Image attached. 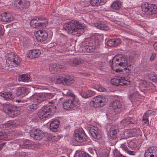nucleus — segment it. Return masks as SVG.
<instances>
[{
  "instance_id": "nucleus-1",
  "label": "nucleus",
  "mask_w": 157,
  "mask_h": 157,
  "mask_svg": "<svg viewBox=\"0 0 157 157\" xmlns=\"http://www.w3.org/2000/svg\"><path fill=\"white\" fill-rule=\"evenodd\" d=\"M64 27L68 34L73 35L82 34L84 33V29L86 27L83 23L75 20H72L65 23Z\"/></svg>"
},
{
  "instance_id": "nucleus-2",
  "label": "nucleus",
  "mask_w": 157,
  "mask_h": 157,
  "mask_svg": "<svg viewBox=\"0 0 157 157\" xmlns=\"http://www.w3.org/2000/svg\"><path fill=\"white\" fill-rule=\"evenodd\" d=\"M99 39L95 36L86 38L82 42L83 50L85 52L93 53L96 51V46L98 44Z\"/></svg>"
},
{
  "instance_id": "nucleus-3",
  "label": "nucleus",
  "mask_w": 157,
  "mask_h": 157,
  "mask_svg": "<svg viewBox=\"0 0 157 157\" xmlns=\"http://www.w3.org/2000/svg\"><path fill=\"white\" fill-rule=\"evenodd\" d=\"M109 64L112 69L115 71L118 66L126 67L128 65V58L123 55H119L110 60Z\"/></svg>"
},
{
  "instance_id": "nucleus-4",
  "label": "nucleus",
  "mask_w": 157,
  "mask_h": 157,
  "mask_svg": "<svg viewBox=\"0 0 157 157\" xmlns=\"http://www.w3.org/2000/svg\"><path fill=\"white\" fill-rule=\"evenodd\" d=\"M45 96L41 94L36 93L33 94L30 98H27V100H24L25 101L28 100L34 102L32 104L29 105L28 107V110L29 109H36L38 108L40 104L46 100Z\"/></svg>"
},
{
  "instance_id": "nucleus-5",
  "label": "nucleus",
  "mask_w": 157,
  "mask_h": 157,
  "mask_svg": "<svg viewBox=\"0 0 157 157\" xmlns=\"http://www.w3.org/2000/svg\"><path fill=\"white\" fill-rule=\"evenodd\" d=\"M141 7L142 11L149 15H154L157 17V6L145 2L142 4Z\"/></svg>"
},
{
  "instance_id": "nucleus-6",
  "label": "nucleus",
  "mask_w": 157,
  "mask_h": 157,
  "mask_svg": "<svg viewBox=\"0 0 157 157\" xmlns=\"http://www.w3.org/2000/svg\"><path fill=\"white\" fill-rule=\"evenodd\" d=\"M108 99L103 96L99 95L94 97L90 102V105L95 108L103 106L107 102Z\"/></svg>"
},
{
  "instance_id": "nucleus-7",
  "label": "nucleus",
  "mask_w": 157,
  "mask_h": 157,
  "mask_svg": "<svg viewBox=\"0 0 157 157\" xmlns=\"http://www.w3.org/2000/svg\"><path fill=\"white\" fill-rule=\"evenodd\" d=\"M3 109L5 112L8 113L11 117L17 116L19 113V111L16 106L10 104H4L3 105Z\"/></svg>"
},
{
  "instance_id": "nucleus-8",
  "label": "nucleus",
  "mask_w": 157,
  "mask_h": 157,
  "mask_svg": "<svg viewBox=\"0 0 157 157\" xmlns=\"http://www.w3.org/2000/svg\"><path fill=\"white\" fill-rule=\"evenodd\" d=\"M48 24V21L45 18H41L36 17L32 19L30 22L31 26L35 28L40 27H45Z\"/></svg>"
},
{
  "instance_id": "nucleus-9",
  "label": "nucleus",
  "mask_w": 157,
  "mask_h": 157,
  "mask_svg": "<svg viewBox=\"0 0 157 157\" xmlns=\"http://www.w3.org/2000/svg\"><path fill=\"white\" fill-rule=\"evenodd\" d=\"M56 106H52L50 105L44 106L39 111L38 113V116L40 119L46 118L48 117L52 109H56Z\"/></svg>"
},
{
  "instance_id": "nucleus-10",
  "label": "nucleus",
  "mask_w": 157,
  "mask_h": 157,
  "mask_svg": "<svg viewBox=\"0 0 157 157\" xmlns=\"http://www.w3.org/2000/svg\"><path fill=\"white\" fill-rule=\"evenodd\" d=\"M110 141L113 145H115L118 141L117 134L119 132L118 126L117 125H112L109 129Z\"/></svg>"
},
{
  "instance_id": "nucleus-11",
  "label": "nucleus",
  "mask_w": 157,
  "mask_h": 157,
  "mask_svg": "<svg viewBox=\"0 0 157 157\" xmlns=\"http://www.w3.org/2000/svg\"><path fill=\"white\" fill-rule=\"evenodd\" d=\"M74 136L76 141L82 143L87 140V136L82 129H76L75 130Z\"/></svg>"
},
{
  "instance_id": "nucleus-12",
  "label": "nucleus",
  "mask_w": 157,
  "mask_h": 157,
  "mask_svg": "<svg viewBox=\"0 0 157 157\" xmlns=\"http://www.w3.org/2000/svg\"><path fill=\"white\" fill-rule=\"evenodd\" d=\"M8 60L6 61V63L9 64L8 66L10 65L13 67H16L20 65V58L17 55H15L13 53L8 54Z\"/></svg>"
},
{
  "instance_id": "nucleus-13",
  "label": "nucleus",
  "mask_w": 157,
  "mask_h": 157,
  "mask_svg": "<svg viewBox=\"0 0 157 157\" xmlns=\"http://www.w3.org/2000/svg\"><path fill=\"white\" fill-rule=\"evenodd\" d=\"M88 130L90 134L94 139L99 140L101 138V131L97 127L90 125Z\"/></svg>"
},
{
  "instance_id": "nucleus-14",
  "label": "nucleus",
  "mask_w": 157,
  "mask_h": 157,
  "mask_svg": "<svg viewBox=\"0 0 157 157\" xmlns=\"http://www.w3.org/2000/svg\"><path fill=\"white\" fill-rule=\"evenodd\" d=\"M30 136L36 140H40L42 139L44 136L43 132L38 128H33L30 132Z\"/></svg>"
},
{
  "instance_id": "nucleus-15",
  "label": "nucleus",
  "mask_w": 157,
  "mask_h": 157,
  "mask_svg": "<svg viewBox=\"0 0 157 157\" xmlns=\"http://www.w3.org/2000/svg\"><path fill=\"white\" fill-rule=\"evenodd\" d=\"M35 36L38 42H42L45 41L48 38L47 32L44 30H39L36 32Z\"/></svg>"
},
{
  "instance_id": "nucleus-16",
  "label": "nucleus",
  "mask_w": 157,
  "mask_h": 157,
  "mask_svg": "<svg viewBox=\"0 0 157 157\" xmlns=\"http://www.w3.org/2000/svg\"><path fill=\"white\" fill-rule=\"evenodd\" d=\"M14 4L17 8L21 10L26 9L30 5L29 1L27 0H15Z\"/></svg>"
},
{
  "instance_id": "nucleus-17",
  "label": "nucleus",
  "mask_w": 157,
  "mask_h": 157,
  "mask_svg": "<svg viewBox=\"0 0 157 157\" xmlns=\"http://www.w3.org/2000/svg\"><path fill=\"white\" fill-rule=\"evenodd\" d=\"M74 100H67L63 103V107L66 110H72L76 109L77 107L76 103L75 102Z\"/></svg>"
},
{
  "instance_id": "nucleus-18",
  "label": "nucleus",
  "mask_w": 157,
  "mask_h": 157,
  "mask_svg": "<svg viewBox=\"0 0 157 157\" xmlns=\"http://www.w3.org/2000/svg\"><path fill=\"white\" fill-rule=\"evenodd\" d=\"M66 65L59 64L51 63L49 65V70L50 72L52 74H54L59 71L60 68H63L66 67Z\"/></svg>"
},
{
  "instance_id": "nucleus-19",
  "label": "nucleus",
  "mask_w": 157,
  "mask_h": 157,
  "mask_svg": "<svg viewBox=\"0 0 157 157\" xmlns=\"http://www.w3.org/2000/svg\"><path fill=\"white\" fill-rule=\"evenodd\" d=\"M136 119L134 117H128L127 118L123 119L121 121V124L123 126H128L130 124L137 123Z\"/></svg>"
},
{
  "instance_id": "nucleus-20",
  "label": "nucleus",
  "mask_w": 157,
  "mask_h": 157,
  "mask_svg": "<svg viewBox=\"0 0 157 157\" xmlns=\"http://www.w3.org/2000/svg\"><path fill=\"white\" fill-rule=\"evenodd\" d=\"M0 19L3 22H10L13 20L14 18L9 13L5 12L2 13L0 16Z\"/></svg>"
},
{
  "instance_id": "nucleus-21",
  "label": "nucleus",
  "mask_w": 157,
  "mask_h": 157,
  "mask_svg": "<svg viewBox=\"0 0 157 157\" xmlns=\"http://www.w3.org/2000/svg\"><path fill=\"white\" fill-rule=\"evenodd\" d=\"M79 94L82 98L86 99L94 96L95 94V92L90 90L86 91L82 90L79 91Z\"/></svg>"
},
{
  "instance_id": "nucleus-22",
  "label": "nucleus",
  "mask_w": 157,
  "mask_h": 157,
  "mask_svg": "<svg viewBox=\"0 0 157 157\" xmlns=\"http://www.w3.org/2000/svg\"><path fill=\"white\" fill-rule=\"evenodd\" d=\"M68 63L71 66H75L82 63V59L79 58L75 57L71 58L67 61Z\"/></svg>"
},
{
  "instance_id": "nucleus-23",
  "label": "nucleus",
  "mask_w": 157,
  "mask_h": 157,
  "mask_svg": "<svg viewBox=\"0 0 157 157\" xmlns=\"http://www.w3.org/2000/svg\"><path fill=\"white\" fill-rule=\"evenodd\" d=\"M40 54L41 52L39 49H33L29 51L27 56L29 58L33 59L38 57Z\"/></svg>"
},
{
  "instance_id": "nucleus-24",
  "label": "nucleus",
  "mask_w": 157,
  "mask_h": 157,
  "mask_svg": "<svg viewBox=\"0 0 157 157\" xmlns=\"http://www.w3.org/2000/svg\"><path fill=\"white\" fill-rule=\"evenodd\" d=\"M112 107L115 113H117L121 110V104L119 101L116 100L113 102Z\"/></svg>"
},
{
  "instance_id": "nucleus-25",
  "label": "nucleus",
  "mask_w": 157,
  "mask_h": 157,
  "mask_svg": "<svg viewBox=\"0 0 157 157\" xmlns=\"http://www.w3.org/2000/svg\"><path fill=\"white\" fill-rule=\"evenodd\" d=\"M20 147L23 148L31 149L33 146L32 142L29 140H25L23 142L21 143Z\"/></svg>"
},
{
  "instance_id": "nucleus-26",
  "label": "nucleus",
  "mask_w": 157,
  "mask_h": 157,
  "mask_svg": "<svg viewBox=\"0 0 157 157\" xmlns=\"http://www.w3.org/2000/svg\"><path fill=\"white\" fill-rule=\"evenodd\" d=\"M28 90L24 87H20L17 89L16 94L18 96L22 95L23 97L27 94Z\"/></svg>"
},
{
  "instance_id": "nucleus-27",
  "label": "nucleus",
  "mask_w": 157,
  "mask_h": 157,
  "mask_svg": "<svg viewBox=\"0 0 157 157\" xmlns=\"http://www.w3.org/2000/svg\"><path fill=\"white\" fill-rule=\"evenodd\" d=\"M59 124V121L56 120L52 121L50 125V128L51 130L53 132H56Z\"/></svg>"
},
{
  "instance_id": "nucleus-28",
  "label": "nucleus",
  "mask_w": 157,
  "mask_h": 157,
  "mask_svg": "<svg viewBox=\"0 0 157 157\" xmlns=\"http://www.w3.org/2000/svg\"><path fill=\"white\" fill-rule=\"evenodd\" d=\"M120 43V40L119 39L114 38L108 40L106 42V45L109 46H112L114 45H118Z\"/></svg>"
},
{
  "instance_id": "nucleus-29",
  "label": "nucleus",
  "mask_w": 157,
  "mask_h": 157,
  "mask_svg": "<svg viewBox=\"0 0 157 157\" xmlns=\"http://www.w3.org/2000/svg\"><path fill=\"white\" fill-rule=\"evenodd\" d=\"M63 85H69L74 82V80L73 78L70 76H66L63 77Z\"/></svg>"
},
{
  "instance_id": "nucleus-30",
  "label": "nucleus",
  "mask_w": 157,
  "mask_h": 157,
  "mask_svg": "<svg viewBox=\"0 0 157 157\" xmlns=\"http://www.w3.org/2000/svg\"><path fill=\"white\" fill-rule=\"evenodd\" d=\"M126 67H125V68L122 69L118 68L117 69L115 70V71L117 72L123 74L124 75V76H128L130 73V69L128 67V65Z\"/></svg>"
},
{
  "instance_id": "nucleus-31",
  "label": "nucleus",
  "mask_w": 157,
  "mask_h": 157,
  "mask_svg": "<svg viewBox=\"0 0 157 157\" xmlns=\"http://www.w3.org/2000/svg\"><path fill=\"white\" fill-rule=\"evenodd\" d=\"M106 0H90V5L93 6H98L104 4Z\"/></svg>"
},
{
  "instance_id": "nucleus-32",
  "label": "nucleus",
  "mask_w": 157,
  "mask_h": 157,
  "mask_svg": "<svg viewBox=\"0 0 157 157\" xmlns=\"http://www.w3.org/2000/svg\"><path fill=\"white\" fill-rule=\"evenodd\" d=\"M0 96L6 100L12 99L13 98V94L12 92H4L0 93Z\"/></svg>"
},
{
  "instance_id": "nucleus-33",
  "label": "nucleus",
  "mask_w": 157,
  "mask_h": 157,
  "mask_svg": "<svg viewBox=\"0 0 157 157\" xmlns=\"http://www.w3.org/2000/svg\"><path fill=\"white\" fill-rule=\"evenodd\" d=\"M138 82L139 85V87L141 89H144L145 88H147L150 86L152 84L151 83L147 82L145 80H138Z\"/></svg>"
},
{
  "instance_id": "nucleus-34",
  "label": "nucleus",
  "mask_w": 157,
  "mask_h": 157,
  "mask_svg": "<svg viewBox=\"0 0 157 157\" xmlns=\"http://www.w3.org/2000/svg\"><path fill=\"white\" fill-rule=\"evenodd\" d=\"M31 77L29 75L22 74L19 76V80L24 82H28L31 81Z\"/></svg>"
},
{
  "instance_id": "nucleus-35",
  "label": "nucleus",
  "mask_w": 157,
  "mask_h": 157,
  "mask_svg": "<svg viewBox=\"0 0 157 157\" xmlns=\"http://www.w3.org/2000/svg\"><path fill=\"white\" fill-rule=\"evenodd\" d=\"M152 110H149L146 112L143 116V121L144 124H148V117L152 113Z\"/></svg>"
},
{
  "instance_id": "nucleus-36",
  "label": "nucleus",
  "mask_w": 157,
  "mask_h": 157,
  "mask_svg": "<svg viewBox=\"0 0 157 157\" xmlns=\"http://www.w3.org/2000/svg\"><path fill=\"white\" fill-rule=\"evenodd\" d=\"M121 2L119 1H114L111 5V7L113 10H119L121 7Z\"/></svg>"
},
{
  "instance_id": "nucleus-37",
  "label": "nucleus",
  "mask_w": 157,
  "mask_h": 157,
  "mask_svg": "<svg viewBox=\"0 0 157 157\" xmlns=\"http://www.w3.org/2000/svg\"><path fill=\"white\" fill-rule=\"evenodd\" d=\"M95 26L98 29L106 31L108 29V28L106 25L101 22L97 23L95 24Z\"/></svg>"
},
{
  "instance_id": "nucleus-38",
  "label": "nucleus",
  "mask_w": 157,
  "mask_h": 157,
  "mask_svg": "<svg viewBox=\"0 0 157 157\" xmlns=\"http://www.w3.org/2000/svg\"><path fill=\"white\" fill-rule=\"evenodd\" d=\"M121 77H117L112 78L111 80V82L113 85L118 86L121 85Z\"/></svg>"
},
{
  "instance_id": "nucleus-39",
  "label": "nucleus",
  "mask_w": 157,
  "mask_h": 157,
  "mask_svg": "<svg viewBox=\"0 0 157 157\" xmlns=\"http://www.w3.org/2000/svg\"><path fill=\"white\" fill-rule=\"evenodd\" d=\"M13 122L11 121H9L6 123L2 125V127L3 128L7 129L9 128H11L13 126Z\"/></svg>"
},
{
  "instance_id": "nucleus-40",
  "label": "nucleus",
  "mask_w": 157,
  "mask_h": 157,
  "mask_svg": "<svg viewBox=\"0 0 157 157\" xmlns=\"http://www.w3.org/2000/svg\"><path fill=\"white\" fill-rule=\"evenodd\" d=\"M120 82V85L121 86H124L129 85L130 84V82L126 80L124 78L121 77V80Z\"/></svg>"
},
{
  "instance_id": "nucleus-41",
  "label": "nucleus",
  "mask_w": 157,
  "mask_h": 157,
  "mask_svg": "<svg viewBox=\"0 0 157 157\" xmlns=\"http://www.w3.org/2000/svg\"><path fill=\"white\" fill-rule=\"evenodd\" d=\"M137 93L136 92L133 93L132 94L129 95V98L131 101H135L137 100Z\"/></svg>"
},
{
  "instance_id": "nucleus-42",
  "label": "nucleus",
  "mask_w": 157,
  "mask_h": 157,
  "mask_svg": "<svg viewBox=\"0 0 157 157\" xmlns=\"http://www.w3.org/2000/svg\"><path fill=\"white\" fill-rule=\"evenodd\" d=\"M152 147H149L147 150L144 154V157H148L150 155H151L152 153Z\"/></svg>"
},
{
  "instance_id": "nucleus-43",
  "label": "nucleus",
  "mask_w": 157,
  "mask_h": 157,
  "mask_svg": "<svg viewBox=\"0 0 157 157\" xmlns=\"http://www.w3.org/2000/svg\"><path fill=\"white\" fill-rule=\"evenodd\" d=\"M148 76L150 79L154 81L157 75L154 72H151V73L148 74Z\"/></svg>"
},
{
  "instance_id": "nucleus-44",
  "label": "nucleus",
  "mask_w": 157,
  "mask_h": 157,
  "mask_svg": "<svg viewBox=\"0 0 157 157\" xmlns=\"http://www.w3.org/2000/svg\"><path fill=\"white\" fill-rule=\"evenodd\" d=\"M124 135L127 137L132 136L133 135L131 131L128 130H126L124 131Z\"/></svg>"
},
{
  "instance_id": "nucleus-45",
  "label": "nucleus",
  "mask_w": 157,
  "mask_h": 157,
  "mask_svg": "<svg viewBox=\"0 0 157 157\" xmlns=\"http://www.w3.org/2000/svg\"><path fill=\"white\" fill-rule=\"evenodd\" d=\"M78 157H91L90 155L88 154L87 153L84 152H81L78 155Z\"/></svg>"
},
{
  "instance_id": "nucleus-46",
  "label": "nucleus",
  "mask_w": 157,
  "mask_h": 157,
  "mask_svg": "<svg viewBox=\"0 0 157 157\" xmlns=\"http://www.w3.org/2000/svg\"><path fill=\"white\" fill-rule=\"evenodd\" d=\"M152 153L153 157H157V148L152 147Z\"/></svg>"
},
{
  "instance_id": "nucleus-47",
  "label": "nucleus",
  "mask_w": 157,
  "mask_h": 157,
  "mask_svg": "<svg viewBox=\"0 0 157 157\" xmlns=\"http://www.w3.org/2000/svg\"><path fill=\"white\" fill-rule=\"evenodd\" d=\"M63 77H59L56 78V82L58 83H61L63 84Z\"/></svg>"
},
{
  "instance_id": "nucleus-48",
  "label": "nucleus",
  "mask_w": 157,
  "mask_h": 157,
  "mask_svg": "<svg viewBox=\"0 0 157 157\" xmlns=\"http://www.w3.org/2000/svg\"><path fill=\"white\" fill-rule=\"evenodd\" d=\"M17 155L19 157H26V153L24 152H19L17 153Z\"/></svg>"
},
{
  "instance_id": "nucleus-49",
  "label": "nucleus",
  "mask_w": 157,
  "mask_h": 157,
  "mask_svg": "<svg viewBox=\"0 0 157 157\" xmlns=\"http://www.w3.org/2000/svg\"><path fill=\"white\" fill-rule=\"evenodd\" d=\"M70 90L67 89H64L62 92V94L63 95H68L69 93Z\"/></svg>"
},
{
  "instance_id": "nucleus-50",
  "label": "nucleus",
  "mask_w": 157,
  "mask_h": 157,
  "mask_svg": "<svg viewBox=\"0 0 157 157\" xmlns=\"http://www.w3.org/2000/svg\"><path fill=\"white\" fill-rule=\"evenodd\" d=\"M97 90L100 92H104L105 90V89L101 86H99V87L96 89Z\"/></svg>"
},
{
  "instance_id": "nucleus-51",
  "label": "nucleus",
  "mask_w": 157,
  "mask_h": 157,
  "mask_svg": "<svg viewBox=\"0 0 157 157\" xmlns=\"http://www.w3.org/2000/svg\"><path fill=\"white\" fill-rule=\"evenodd\" d=\"M23 45L25 48L27 47L29 45L28 42V41L25 42V40H24L23 41Z\"/></svg>"
},
{
  "instance_id": "nucleus-52",
  "label": "nucleus",
  "mask_w": 157,
  "mask_h": 157,
  "mask_svg": "<svg viewBox=\"0 0 157 157\" xmlns=\"http://www.w3.org/2000/svg\"><path fill=\"white\" fill-rule=\"evenodd\" d=\"M156 56V54L155 53H152L150 57V60L151 61L154 60Z\"/></svg>"
},
{
  "instance_id": "nucleus-53",
  "label": "nucleus",
  "mask_w": 157,
  "mask_h": 157,
  "mask_svg": "<svg viewBox=\"0 0 157 157\" xmlns=\"http://www.w3.org/2000/svg\"><path fill=\"white\" fill-rule=\"evenodd\" d=\"M126 152L130 155H134V152L133 151L130 150L129 149L126 151Z\"/></svg>"
},
{
  "instance_id": "nucleus-54",
  "label": "nucleus",
  "mask_w": 157,
  "mask_h": 157,
  "mask_svg": "<svg viewBox=\"0 0 157 157\" xmlns=\"http://www.w3.org/2000/svg\"><path fill=\"white\" fill-rule=\"evenodd\" d=\"M121 147L123 148V149L124 150V151L126 152V151H127V150H128V148L125 146L124 145H121Z\"/></svg>"
},
{
  "instance_id": "nucleus-55",
  "label": "nucleus",
  "mask_w": 157,
  "mask_h": 157,
  "mask_svg": "<svg viewBox=\"0 0 157 157\" xmlns=\"http://www.w3.org/2000/svg\"><path fill=\"white\" fill-rule=\"evenodd\" d=\"M68 95L70 96L71 97H72L73 99H75V95L73 94L70 91L69 92V93Z\"/></svg>"
},
{
  "instance_id": "nucleus-56",
  "label": "nucleus",
  "mask_w": 157,
  "mask_h": 157,
  "mask_svg": "<svg viewBox=\"0 0 157 157\" xmlns=\"http://www.w3.org/2000/svg\"><path fill=\"white\" fill-rule=\"evenodd\" d=\"M88 151L91 154H93L94 152V150L92 148H88Z\"/></svg>"
},
{
  "instance_id": "nucleus-57",
  "label": "nucleus",
  "mask_w": 157,
  "mask_h": 157,
  "mask_svg": "<svg viewBox=\"0 0 157 157\" xmlns=\"http://www.w3.org/2000/svg\"><path fill=\"white\" fill-rule=\"evenodd\" d=\"M153 46L155 50L157 51V42L154 43Z\"/></svg>"
},
{
  "instance_id": "nucleus-58",
  "label": "nucleus",
  "mask_w": 157,
  "mask_h": 157,
  "mask_svg": "<svg viewBox=\"0 0 157 157\" xmlns=\"http://www.w3.org/2000/svg\"><path fill=\"white\" fill-rule=\"evenodd\" d=\"M3 26H0V35L3 34Z\"/></svg>"
},
{
  "instance_id": "nucleus-59",
  "label": "nucleus",
  "mask_w": 157,
  "mask_h": 157,
  "mask_svg": "<svg viewBox=\"0 0 157 157\" xmlns=\"http://www.w3.org/2000/svg\"><path fill=\"white\" fill-rule=\"evenodd\" d=\"M5 143H2L0 144V150H1L3 147L5 145Z\"/></svg>"
},
{
  "instance_id": "nucleus-60",
  "label": "nucleus",
  "mask_w": 157,
  "mask_h": 157,
  "mask_svg": "<svg viewBox=\"0 0 157 157\" xmlns=\"http://www.w3.org/2000/svg\"><path fill=\"white\" fill-rule=\"evenodd\" d=\"M113 154L114 155H115V153L116 151H117V150L115 148L114 150H113Z\"/></svg>"
},
{
  "instance_id": "nucleus-61",
  "label": "nucleus",
  "mask_w": 157,
  "mask_h": 157,
  "mask_svg": "<svg viewBox=\"0 0 157 157\" xmlns=\"http://www.w3.org/2000/svg\"><path fill=\"white\" fill-rule=\"evenodd\" d=\"M140 133H141V131L140 130H139L138 129V136L140 135V136H141V134H140Z\"/></svg>"
},
{
  "instance_id": "nucleus-62",
  "label": "nucleus",
  "mask_w": 157,
  "mask_h": 157,
  "mask_svg": "<svg viewBox=\"0 0 157 157\" xmlns=\"http://www.w3.org/2000/svg\"><path fill=\"white\" fill-rule=\"evenodd\" d=\"M49 103H52V104H54L55 103V102H54V101H53V100H52L51 101H50V102H49Z\"/></svg>"
},
{
  "instance_id": "nucleus-63",
  "label": "nucleus",
  "mask_w": 157,
  "mask_h": 157,
  "mask_svg": "<svg viewBox=\"0 0 157 157\" xmlns=\"http://www.w3.org/2000/svg\"><path fill=\"white\" fill-rule=\"evenodd\" d=\"M21 101H22L21 100H17L16 101L18 103H19Z\"/></svg>"
},
{
  "instance_id": "nucleus-64",
  "label": "nucleus",
  "mask_w": 157,
  "mask_h": 157,
  "mask_svg": "<svg viewBox=\"0 0 157 157\" xmlns=\"http://www.w3.org/2000/svg\"><path fill=\"white\" fill-rule=\"evenodd\" d=\"M148 157H153L152 154H151V155H150Z\"/></svg>"
}]
</instances>
